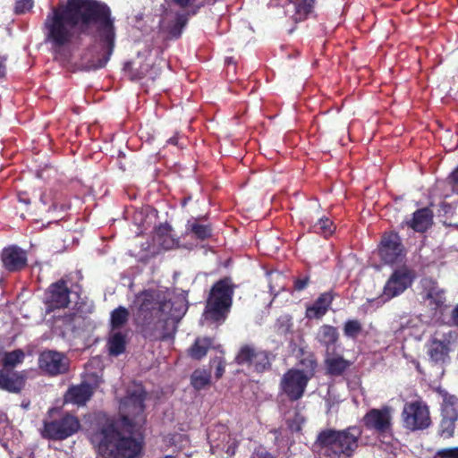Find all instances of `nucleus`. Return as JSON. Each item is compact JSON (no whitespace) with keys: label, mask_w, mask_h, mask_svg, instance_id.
Instances as JSON below:
<instances>
[{"label":"nucleus","mask_w":458,"mask_h":458,"mask_svg":"<svg viewBox=\"0 0 458 458\" xmlns=\"http://www.w3.org/2000/svg\"><path fill=\"white\" fill-rule=\"evenodd\" d=\"M145 390L140 384L127 387L119 405L120 421L106 420L105 425L94 432L90 440L101 458H135L141 451V439L132 437L145 422Z\"/></svg>","instance_id":"1"},{"label":"nucleus","mask_w":458,"mask_h":458,"mask_svg":"<svg viewBox=\"0 0 458 458\" xmlns=\"http://www.w3.org/2000/svg\"><path fill=\"white\" fill-rule=\"evenodd\" d=\"M107 6L97 0H67L47 15V39L55 50L73 44L81 33H89L96 22H104L109 41L110 25L106 23Z\"/></svg>","instance_id":"2"},{"label":"nucleus","mask_w":458,"mask_h":458,"mask_svg":"<svg viewBox=\"0 0 458 458\" xmlns=\"http://www.w3.org/2000/svg\"><path fill=\"white\" fill-rule=\"evenodd\" d=\"M131 308L144 334L155 339L172 337L186 311L182 303L171 301L170 293L165 288L140 293Z\"/></svg>","instance_id":"3"},{"label":"nucleus","mask_w":458,"mask_h":458,"mask_svg":"<svg viewBox=\"0 0 458 458\" xmlns=\"http://www.w3.org/2000/svg\"><path fill=\"white\" fill-rule=\"evenodd\" d=\"M106 18V23L110 25L112 31L111 42H109L107 38L104 22L94 23L92 30H97L96 41L82 57V65L87 70H97L104 67L113 53L115 33L108 7Z\"/></svg>","instance_id":"4"},{"label":"nucleus","mask_w":458,"mask_h":458,"mask_svg":"<svg viewBox=\"0 0 458 458\" xmlns=\"http://www.w3.org/2000/svg\"><path fill=\"white\" fill-rule=\"evenodd\" d=\"M301 368H294L285 372L280 382V388L289 399H300L306 389L308 382L315 374L317 363L310 355L301 361Z\"/></svg>","instance_id":"5"},{"label":"nucleus","mask_w":458,"mask_h":458,"mask_svg":"<svg viewBox=\"0 0 458 458\" xmlns=\"http://www.w3.org/2000/svg\"><path fill=\"white\" fill-rule=\"evenodd\" d=\"M361 430L357 427H350L345 430H325L318 435V441L326 448L328 455L345 454L350 456L358 447V439Z\"/></svg>","instance_id":"6"},{"label":"nucleus","mask_w":458,"mask_h":458,"mask_svg":"<svg viewBox=\"0 0 458 458\" xmlns=\"http://www.w3.org/2000/svg\"><path fill=\"white\" fill-rule=\"evenodd\" d=\"M233 290L228 279L218 281L211 289L204 316L206 319L224 321L232 304Z\"/></svg>","instance_id":"7"},{"label":"nucleus","mask_w":458,"mask_h":458,"mask_svg":"<svg viewBox=\"0 0 458 458\" xmlns=\"http://www.w3.org/2000/svg\"><path fill=\"white\" fill-rule=\"evenodd\" d=\"M208 439L212 454H216L224 452L229 455H233L240 441V437L237 433L232 432L226 425L218 424L208 429Z\"/></svg>","instance_id":"8"},{"label":"nucleus","mask_w":458,"mask_h":458,"mask_svg":"<svg viewBox=\"0 0 458 458\" xmlns=\"http://www.w3.org/2000/svg\"><path fill=\"white\" fill-rule=\"evenodd\" d=\"M413 275L411 270L403 267L395 270L387 280L381 296L377 299L370 300L369 302L371 306H381L392 298L398 296L411 285Z\"/></svg>","instance_id":"9"},{"label":"nucleus","mask_w":458,"mask_h":458,"mask_svg":"<svg viewBox=\"0 0 458 458\" xmlns=\"http://www.w3.org/2000/svg\"><path fill=\"white\" fill-rule=\"evenodd\" d=\"M80 427V421L76 417L66 414L60 420H45L41 435L47 439L64 440L75 434Z\"/></svg>","instance_id":"10"},{"label":"nucleus","mask_w":458,"mask_h":458,"mask_svg":"<svg viewBox=\"0 0 458 458\" xmlns=\"http://www.w3.org/2000/svg\"><path fill=\"white\" fill-rule=\"evenodd\" d=\"M403 420L405 428L411 430L426 428L430 425L428 408L421 401L407 403L403 411Z\"/></svg>","instance_id":"11"},{"label":"nucleus","mask_w":458,"mask_h":458,"mask_svg":"<svg viewBox=\"0 0 458 458\" xmlns=\"http://www.w3.org/2000/svg\"><path fill=\"white\" fill-rule=\"evenodd\" d=\"M188 21V14L184 10L178 11L170 7L163 13L159 27L167 38H178Z\"/></svg>","instance_id":"12"},{"label":"nucleus","mask_w":458,"mask_h":458,"mask_svg":"<svg viewBox=\"0 0 458 458\" xmlns=\"http://www.w3.org/2000/svg\"><path fill=\"white\" fill-rule=\"evenodd\" d=\"M393 411L394 410L389 406L371 409L363 418L364 425L378 434H387L392 427Z\"/></svg>","instance_id":"13"},{"label":"nucleus","mask_w":458,"mask_h":458,"mask_svg":"<svg viewBox=\"0 0 458 458\" xmlns=\"http://www.w3.org/2000/svg\"><path fill=\"white\" fill-rule=\"evenodd\" d=\"M420 296L425 306L431 310H442L445 307V291L441 289L436 281L424 278L421 280Z\"/></svg>","instance_id":"14"},{"label":"nucleus","mask_w":458,"mask_h":458,"mask_svg":"<svg viewBox=\"0 0 458 458\" xmlns=\"http://www.w3.org/2000/svg\"><path fill=\"white\" fill-rule=\"evenodd\" d=\"M455 334L449 330L447 333H436L428 346V353L435 363H444L450 352V344L454 340Z\"/></svg>","instance_id":"15"},{"label":"nucleus","mask_w":458,"mask_h":458,"mask_svg":"<svg viewBox=\"0 0 458 458\" xmlns=\"http://www.w3.org/2000/svg\"><path fill=\"white\" fill-rule=\"evenodd\" d=\"M379 256L386 264H394L402 260L403 249L400 238L396 233H385L382 237L379 248Z\"/></svg>","instance_id":"16"},{"label":"nucleus","mask_w":458,"mask_h":458,"mask_svg":"<svg viewBox=\"0 0 458 458\" xmlns=\"http://www.w3.org/2000/svg\"><path fill=\"white\" fill-rule=\"evenodd\" d=\"M236 359L239 364H246L258 372L266 370L270 365L268 353L251 346L242 347Z\"/></svg>","instance_id":"17"},{"label":"nucleus","mask_w":458,"mask_h":458,"mask_svg":"<svg viewBox=\"0 0 458 458\" xmlns=\"http://www.w3.org/2000/svg\"><path fill=\"white\" fill-rule=\"evenodd\" d=\"M40 369L49 375L64 373L68 369V360L61 352L55 351H45L38 358Z\"/></svg>","instance_id":"18"},{"label":"nucleus","mask_w":458,"mask_h":458,"mask_svg":"<svg viewBox=\"0 0 458 458\" xmlns=\"http://www.w3.org/2000/svg\"><path fill=\"white\" fill-rule=\"evenodd\" d=\"M314 0H287L284 13L295 22L305 20L311 13Z\"/></svg>","instance_id":"19"},{"label":"nucleus","mask_w":458,"mask_h":458,"mask_svg":"<svg viewBox=\"0 0 458 458\" xmlns=\"http://www.w3.org/2000/svg\"><path fill=\"white\" fill-rule=\"evenodd\" d=\"M2 261L7 270H20L26 265V253L16 246H10L3 250Z\"/></svg>","instance_id":"20"},{"label":"nucleus","mask_w":458,"mask_h":458,"mask_svg":"<svg viewBox=\"0 0 458 458\" xmlns=\"http://www.w3.org/2000/svg\"><path fill=\"white\" fill-rule=\"evenodd\" d=\"M47 302L51 309L66 307L69 303V291L64 282L53 284L47 296Z\"/></svg>","instance_id":"21"},{"label":"nucleus","mask_w":458,"mask_h":458,"mask_svg":"<svg viewBox=\"0 0 458 458\" xmlns=\"http://www.w3.org/2000/svg\"><path fill=\"white\" fill-rule=\"evenodd\" d=\"M93 394V388L89 384L73 386L64 395V402L78 406L84 405Z\"/></svg>","instance_id":"22"},{"label":"nucleus","mask_w":458,"mask_h":458,"mask_svg":"<svg viewBox=\"0 0 458 458\" xmlns=\"http://www.w3.org/2000/svg\"><path fill=\"white\" fill-rule=\"evenodd\" d=\"M155 244L163 250H168L179 247V241L172 233V228L168 225H161L157 228L154 235Z\"/></svg>","instance_id":"23"},{"label":"nucleus","mask_w":458,"mask_h":458,"mask_svg":"<svg viewBox=\"0 0 458 458\" xmlns=\"http://www.w3.org/2000/svg\"><path fill=\"white\" fill-rule=\"evenodd\" d=\"M333 301V297L328 293H322L318 299L307 309L306 317L310 319L320 318L327 311Z\"/></svg>","instance_id":"24"},{"label":"nucleus","mask_w":458,"mask_h":458,"mask_svg":"<svg viewBox=\"0 0 458 458\" xmlns=\"http://www.w3.org/2000/svg\"><path fill=\"white\" fill-rule=\"evenodd\" d=\"M433 214L428 208H421L414 212L413 217L407 225L414 231L424 232L432 224Z\"/></svg>","instance_id":"25"},{"label":"nucleus","mask_w":458,"mask_h":458,"mask_svg":"<svg viewBox=\"0 0 458 458\" xmlns=\"http://www.w3.org/2000/svg\"><path fill=\"white\" fill-rule=\"evenodd\" d=\"M24 380V377L21 374L15 373L8 376L0 370V388L2 389L17 393L23 387Z\"/></svg>","instance_id":"26"},{"label":"nucleus","mask_w":458,"mask_h":458,"mask_svg":"<svg viewBox=\"0 0 458 458\" xmlns=\"http://www.w3.org/2000/svg\"><path fill=\"white\" fill-rule=\"evenodd\" d=\"M316 338L321 344L327 347V352H329V348L333 346L338 339V333L335 327L329 325H323L318 328Z\"/></svg>","instance_id":"27"},{"label":"nucleus","mask_w":458,"mask_h":458,"mask_svg":"<svg viewBox=\"0 0 458 458\" xmlns=\"http://www.w3.org/2000/svg\"><path fill=\"white\" fill-rule=\"evenodd\" d=\"M185 234L203 241L211 236V228L208 225L200 224L196 219H192L187 223Z\"/></svg>","instance_id":"28"},{"label":"nucleus","mask_w":458,"mask_h":458,"mask_svg":"<svg viewBox=\"0 0 458 458\" xmlns=\"http://www.w3.org/2000/svg\"><path fill=\"white\" fill-rule=\"evenodd\" d=\"M325 363L327 372L331 375H341L349 367V362L342 356L331 354L329 352Z\"/></svg>","instance_id":"29"},{"label":"nucleus","mask_w":458,"mask_h":458,"mask_svg":"<svg viewBox=\"0 0 458 458\" xmlns=\"http://www.w3.org/2000/svg\"><path fill=\"white\" fill-rule=\"evenodd\" d=\"M401 329L402 331H409V335L420 339L426 330V324L420 317H412L402 323Z\"/></svg>","instance_id":"30"},{"label":"nucleus","mask_w":458,"mask_h":458,"mask_svg":"<svg viewBox=\"0 0 458 458\" xmlns=\"http://www.w3.org/2000/svg\"><path fill=\"white\" fill-rule=\"evenodd\" d=\"M126 334L123 331H111L108 340L109 352L113 355H119L125 349Z\"/></svg>","instance_id":"31"},{"label":"nucleus","mask_w":458,"mask_h":458,"mask_svg":"<svg viewBox=\"0 0 458 458\" xmlns=\"http://www.w3.org/2000/svg\"><path fill=\"white\" fill-rule=\"evenodd\" d=\"M443 397L442 416L458 418V399L447 393H441Z\"/></svg>","instance_id":"32"},{"label":"nucleus","mask_w":458,"mask_h":458,"mask_svg":"<svg viewBox=\"0 0 458 458\" xmlns=\"http://www.w3.org/2000/svg\"><path fill=\"white\" fill-rule=\"evenodd\" d=\"M129 312L124 307H118L111 313V331H123L128 321Z\"/></svg>","instance_id":"33"},{"label":"nucleus","mask_w":458,"mask_h":458,"mask_svg":"<svg viewBox=\"0 0 458 458\" xmlns=\"http://www.w3.org/2000/svg\"><path fill=\"white\" fill-rule=\"evenodd\" d=\"M210 380V372L203 369H196L191 377V383L196 390H201L208 386Z\"/></svg>","instance_id":"34"},{"label":"nucleus","mask_w":458,"mask_h":458,"mask_svg":"<svg viewBox=\"0 0 458 458\" xmlns=\"http://www.w3.org/2000/svg\"><path fill=\"white\" fill-rule=\"evenodd\" d=\"M211 346L209 338H199L190 349V355L194 359H200L206 355L208 349Z\"/></svg>","instance_id":"35"},{"label":"nucleus","mask_w":458,"mask_h":458,"mask_svg":"<svg viewBox=\"0 0 458 458\" xmlns=\"http://www.w3.org/2000/svg\"><path fill=\"white\" fill-rule=\"evenodd\" d=\"M312 230L316 233L327 237L334 233L335 226L329 218L322 217L313 225Z\"/></svg>","instance_id":"36"},{"label":"nucleus","mask_w":458,"mask_h":458,"mask_svg":"<svg viewBox=\"0 0 458 458\" xmlns=\"http://www.w3.org/2000/svg\"><path fill=\"white\" fill-rule=\"evenodd\" d=\"M24 357V352L21 350L6 352L3 360V364L5 368H13L21 363Z\"/></svg>","instance_id":"37"},{"label":"nucleus","mask_w":458,"mask_h":458,"mask_svg":"<svg viewBox=\"0 0 458 458\" xmlns=\"http://www.w3.org/2000/svg\"><path fill=\"white\" fill-rule=\"evenodd\" d=\"M458 418H449L443 416L440 424V434L443 437L450 438L454 433V423Z\"/></svg>","instance_id":"38"},{"label":"nucleus","mask_w":458,"mask_h":458,"mask_svg":"<svg viewBox=\"0 0 458 458\" xmlns=\"http://www.w3.org/2000/svg\"><path fill=\"white\" fill-rule=\"evenodd\" d=\"M170 3H174L182 9L187 7H198L205 4H214L216 0H167Z\"/></svg>","instance_id":"39"},{"label":"nucleus","mask_w":458,"mask_h":458,"mask_svg":"<svg viewBox=\"0 0 458 458\" xmlns=\"http://www.w3.org/2000/svg\"><path fill=\"white\" fill-rule=\"evenodd\" d=\"M344 331L347 336L355 337L361 331V325L358 320H348L344 325Z\"/></svg>","instance_id":"40"},{"label":"nucleus","mask_w":458,"mask_h":458,"mask_svg":"<svg viewBox=\"0 0 458 458\" xmlns=\"http://www.w3.org/2000/svg\"><path fill=\"white\" fill-rule=\"evenodd\" d=\"M287 421L292 431H299L305 420L301 414L295 412L293 418H291V416L287 418Z\"/></svg>","instance_id":"41"},{"label":"nucleus","mask_w":458,"mask_h":458,"mask_svg":"<svg viewBox=\"0 0 458 458\" xmlns=\"http://www.w3.org/2000/svg\"><path fill=\"white\" fill-rule=\"evenodd\" d=\"M434 458H458V447L440 449L435 454Z\"/></svg>","instance_id":"42"},{"label":"nucleus","mask_w":458,"mask_h":458,"mask_svg":"<svg viewBox=\"0 0 458 458\" xmlns=\"http://www.w3.org/2000/svg\"><path fill=\"white\" fill-rule=\"evenodd\" d=\"M33 6V0H17L15 4V12L23 13L30 10Z\"/></svg>","instance_id":"43"},{"label":"nucleus","mask_w":458,"mask_h":458,"mask_svg":"<svg viewBox=\"0 0 458 458\" xmlns=\"http://www.w3.org/2000/svg\"><path fill=\"white\" fill-rule=\"evenodd\" d=\"M250 458H275L271 454L265 450L255 451Z\"/></svg>","instance_id":"44"},{"label":"nucleus","mask_w":458,"mask_h":458,"mask_svg":"<svg viewBox=\"0 0 458 458\" xmlns=\"http://www.w3.org/2000/svg\"><path fill=\"white\" fill-rule=\"evenodd\" d=\"M308 285V279H297L294 283L295 289L298 291L303 290Z\"/></svg>","instance_id":"45"},{"label":"nucleus","mask_w":458,"mask_h":458,"mask_svg":"<svg viewBox=\"0 0 458 458\" xmlns=\"http://www.w3.org/2000/svg\"><path fill=\"white\" fill-rule=\"evenodd\" d=\"M454 188H458V167L451 174Z\"/></svg>","instance_id":"46"},{"label":"nucleus","mask_w":458,"mask_h":458,"mask_svg":"<svg viewBox=\"0 0 458 458\" xmlns=\"http://www.w3.org/2000/svg\"><path fill=\"white\" fill-rule=\"evenodd\" d=\"M148 66H149L148 64L140 66V71L138 72L139 78H141L147 74V72L148 71Z\"/></svg>","instance_id":"47"},{"label":"nucleus","mask_w":458,"mask_h":458,"mask_svg":"<svg viewBox=\"0 0 458 458\" xmlns=\"http://www.w3.org/2000/svg\"><path fill=\"white\" fill-rule=\"evenodd\" d=\"M142 212L140 211V212H135L134 216H133V222L136 224V225H140L141 223H142Z\"/></svg>","instance_id":"48"},{"label":"nucleus","mask_w":458,"mask_h":458,"mask_svg":"<svg viewBox=\"0 0 458 458\" xmlns=\"http://www.w3.org/2000/svg\"><path fill=\"white\" fill-rule=\"evenodd\" d=\"M225 370V366L220 362L216 368V375L217 377H220Z\"/></svg>","instance_id":"49"},{"label":"nucleus","mask_w":458,"mask_h":458,"mask_svg":"<svg viewBox=\"0 0 458 458\" xmlns=\"http://www.w3.org/2000/svg\"><path fill=\"white\" fill-rule=\"evenodd\" d=\"M453 320L458 326V306L453 311Z\"/></svg>","instance_id":"50"},{"label":"nucleus","mask_w":458,"mask_h":458,"mask_svg":"<svg viewBox=\"0 0 458 458\" xmlns=\"http://www.w3.org/2000/svg\"><path fill=\"white\" fill-rule=\"evenodd\" d=\"M5 72V65L4 64V61H0V77L4 76Z\"/></svg>","instance_id":"51"},{"label":"nucleus","mask_w":458,"mask_h":458,"mask_svg":"<svg viewBox=\"0 0 458 458\" xmlns=\"http://www.w3.org/2000/svg\"><path fill=\"white\" fill-rule=\"evenodd\" d=\"M140 62H141V61H140V55H139V56H138V61H134L131 65H136V64H137V63L140 64Z\"/></svg>","instance_id":"52"},{"label":"nucleus","mask_w":458,"mask_h":458,"mask_svg":"<svg viewBox=\"0 0 458 458\" xmlns=\"http://www.w3.org/2000/svg\"><path fill=\"white\" fill-rule=\"evenodd\" d=\"M55 411H56V410H55V409H54V408H52V409H50V410H49L48 413H49V414H52V413H53V412H55Z\"/></svg>","instance_id":"53"},{"label":"nucleus","mask_w":458,"mask_h":458,"mask_svg":"<svg viewBox=\"0 0 458 458\" xmlns=\"http://www.w3.org/2000/svg\"><path fill=\"white\" fill-rule=\"evenodd\" d=\"M20 201H24V202H25V203H27V204L29 203V201L24 200V198H21V197H20Z\"/></svg>","instance_id":"54"},{"label":"nucleus","mask_w":458,"mask_h":458,"mask_svg":"<svg viewBox=\"0 0 458 458\" xmlns=\"http://www.w3.org/2000/svg\"><path fill=\"white\" fill-rule=\"evenodd\" d=\"M20 201H24V202H25V203H27V204L29 203V201L24 200V198H21V197H20Z\"/></svg>","instance_id":"55"}]
</instances>
